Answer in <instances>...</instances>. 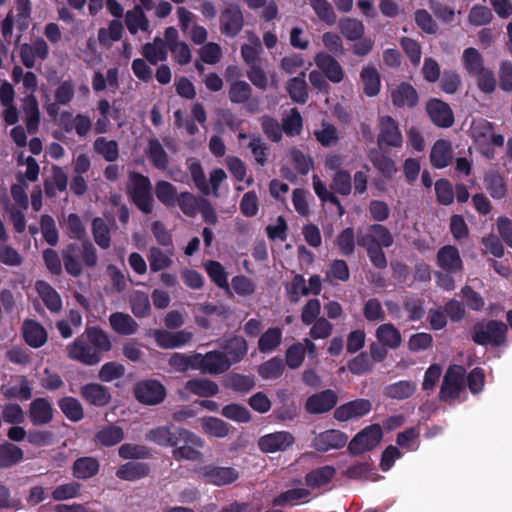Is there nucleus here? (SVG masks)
<instances>
[{
  "label": "nucleus",
  "mask_w": 512,
  "mask_h": 512,
  "mask_svg": "<svg viewBox=\"0 0 512 512\" xmlns=\"http://www.w3.org/2000/svg\"><path fill=\"white\" fill-rule=\"evenodd\" d=\"M391 99L397 107H414L418 103V93L411 84L402 82L391 91Z\"/></svg>",
  "instance_id": "obj_20"
},
{
  "label": "nucleus",
  "mask_w": 512,
  "mask_h": 512,
  "mask_svg": "<svg viewBox=\"0 0 512 512\" xmlns=\"http://www.w3.org/2000/svg\"><path fill=\"white\" fill-rule=\"evenodd\" d=\"M331 188L344 196H347L352 191L351 176L345 170H339L334 173L332 177Z\"/></svg>",
  "instance_id": "obj_55"
},
{
  "label": "nucleus",
  "mask_w": 512,
  "mask_h": 512,
  "mask_svg": "<svg viewBox=\"0 0 512 512\" xmlns=\"http://www.w3.org/2000/svg\"><path fill=\"white\" fill-rule=\"evenodd\" d=\"M23 112L28 131L34 133L39 123L38 103L34 95H27L23 100Z\"/></svg>",
  "instance_id": "obj_33"
},
{
  "label": "nucleus",
  "mask_w": 512,
  "mask_h": 512,
  "mask_svg": "<svg viewBox=\"0 0 512 512\" xmlns=\"http://www.w3.org/2000/svg\"><path fill=\"white\" fill-rule=\"evenodd\" d=\"M486 188L493 198L500 199L506 194V185L503 178L496 174L490 173L485 178Z\"/></svg>",
  "instance_id": "obj_61"
},
{
  "label": "nucleus",
  "mask_w": 512,
  "mask_h": 512,
  "mask_svg": "<svg viewBox=\"0 0 512 512\" xmlns=\"http://www.w3.org/2000/svg\"><path fill=\"white\" fill-rule=\"evenodd\" d=\"M136 398L145 404H156L160 400V384L156 380L143 381L136 385Z\"/></svg>",
  "instance_id": "obj_25"
},
{
  "label": "nucleus",
  "mask_w": 512,
  "mask_h": 512,
  "mask_svg": "<svg viewBox=\"0 0 512 512\" xmlns=\"http://www.w3.org/2000/svg\"><path fill=\"white\" fill-rule=\"evenodd\" d=\"M29 416L33 424L44 425L53 418V409L50 402L44 398H37L30 404Z\"/></svg>",
  "instance_id": "obj_22"
},
{
  "label": "nucleus",
  "mask_w": 512,
  "mask_h": 512,
  "mask_svg": "<svg viewBox=\"0 0 512 512\" xmlns=\"http://www.w3.org/2000/svg\"><path fill=\"white\" fill-rule=\"evenodd\" d=\"M94 149L110 162L115 161L119 155L117 143L104 137H100L94 142Z\"/></svg>",
  "instance_id": "obj_53"
},
{
  "label": "nucleus",
  "mask_w": 512,
  "mask_h": 512,
  "mask_svg": "<svg viewBox=\"0 0 512 512\" xmlns=\"http://www.w3.org/2000/svg\"><path fill=\"white\" fill-rule=\"evenodd\" d=\"M124 438L123 430L117 426H106L100 429L95 441L102 446H113L118 444Z\"/></svg>",
  "instance_id": "obj_40"
},
{
  "label": "nucleus",
  "mask_w": 512,
  "mask_h": 512,
  "mask_svg": "<svg viewBox=\"0 0 512 512\" xmlns=\"http://www.w3.org/2000/svg\"><path fill=\"white\" fill-rule=\"evenodd\" d=\"M347 436L339 430H328L317 435L313 440V446L319 451L339 449L346 445Z\"/></svg>",
  "instance_id": "obj_17"
},
{
  "label": "nucleus",
  "mask_w": 512,
  "mask_h": 512,
  "mask_svg": "<svg viewBox=\"0 0 512 512\" xmlns=\"http://www.w3.org/2000/svg\"><path fill=\"white\" fill-rule=\"evenodd\" d=\"M375 335L381 344L391 349L398 348L402 343L400 331L390 323L380 325Z\"/></svg>",
  "instance_id": "obj_28"
},
{
  "label": "nucleus",
  "mask_w": 512,
  "mask_h": 512,
  "mask_svg": "<svg viewBox=\"0 0 512 512\" xmlns=\"http://www.w3.org/2000/svg\"><path fill=\"white\" fill-rule=\"evenodd\" d=\"M461 61L465 71L471 76L486 68L481 53L473 47L463 51Z\"/></svg>",
  "instance_id": "obj_31"
},
{
  "label": "nucleus",
  "mask_w": 512,
  "mask_h": 512,
  "mask_svg": "<svg viewBox=\"0 0 512 512\" xmlns=\"http://www.w3.org/2000/svg\"><path fill=\"white\" fill-rule=\"evenodd\" d=\"M128 191L135 204L145 213L152 209V199L149 180L139 174L131 173Z\"/></svg>",
  "instance_id": "obj_8"
},
{
  "label": "nucleus",
  "mask_w": 512,
  "mask_h": 512,
  "mask_svg": "<svg viewBox=\"0 0 512 512\" xmlns=\"http://www.w3.org/2000/svg\"><path fill=\"white\" fill-rule=\"evenodd\" d=\"M313 188L317 196L324 202H330L337 207V212L339 216H343L345 210L341 205L339 199L326 188V185L320 180L317 175H314L313 178Z\"/></svg>",
  "instance_id": "obj_43"
},
{
  "label": "nucleus",
  "mask_w": 512,
  "mask_h": 512,
  "mask_svg": "<svg viewBox=\"0 0 512 512\" xmlns=\"http://www.w3.org/2000/svg\"><path fill=\"white\" fill-rule=\"evenodd\" d=\"M493 18L491 10L483 5H475L471 8L468 21L471 25L482 26L491 22Z\"/></svg>",
  "instance_id": "obj_59"
},
{
  "label": "nucleus",
  "mask_w": 512,
  "mask_h": 512,
  "mask_svg": "<svg viewBox=\"0 0 512 512\" xmlns=\"http://www.w3.org/2000/svg\"><path fill=\"white\" fill-rule=\"evenodd\" d=\"M430 159L435 168L441 169L448 166L452 159L450 143L446 140H438L431 149Z\"/></svg>",
  "instance_id": "obj_27"
},
{
  "label": "nucleus",
  "mask_w": 512,
  "mask_h": 512,
  "mask_svg": "<svg viewBox=\"0 0 512 512\" xmlns=\"http://www.w3.org/2000/svg\"><path fill=\"white\" fill-rule=\"evenodd\" d=\"M302 129V117L297 109H292L283 119V130L289 136H295Z\"/></svg>",
  "instance_id": "obj_63"
},
{
  "label": "nucleus",
  "mask_w": 512,
  "mask_h": 512,
  "mask_svg": "<svg viewBox=\"0 0 512 512\" xmlns=\"http://www.w3.org/2000/svg\"><path fill=\"white\" fill-rule=\"evenodd\" d=\"M109 336L104 331L92 327L85 330L66 347L70 359L93 366L100 362L101 353L111 349Z\"/></svg>",
  "instance_id": "obj_1"
},
{
  "label": "nucleus",
  "mask_w": 512,
  "mask_h": 512,
  "mask_svg": "<svg viewBox=\"0 0 512 512\" xmlns=\"http://www.w3.org/2000/svg\"><path fill=\"white\" fill-rule=\"evenodd\" d=\"M205 270L211 280L220 288L225 289L229 294L231 293L228 284V274L224 267L217 261H208L205 263Z\"/></svg>",
  "instance_id": "obj_39"
},
{
  "label": "nucleus",
  "mask_w": 512,
  "mask_h": 512,
  "mask_svg": "<svg viewBox=\"0 0 512 512\" xmlns=\"http://www.w3.org/2000/svg\"><path fill=\"white\" fill-rule=\"evenodd\" d=\"M465 369L459 365L451 366L443 380L440 397L445 401H452L459 397L464 389Z\"/></svg>",
  "instance_id": "obj_9"
},
{
  "label": "nucleus",
  "mask_w": 512,
  "mask_h": 512,
  "mask_svg": "<svg viewBox=\"0 0 512 512\" xmlns=\"http://www.w3.org/2000/svg\"><path fill=\"white\" fill-rule=\"evenodd\" d=\"M125 368L116 362H108L104 364L99 371V378L104 382H111L119 379L124 375Z\"/></svg>",
  "instance_id": "obj_64"
},
{
  "label": "nucleus",
  "mask_w": 512,
  "mask_h": 512,
  "mask_svg": "<svg viewBox=\"0 0 512 512\" xmlns=\"http://www.w3.org/2000/svg\"><path fill=\"white\" fill-rule=\"evenodd\" d=\"M35 287L40 298L51 312L60 311L62 308L61 297L48 283L37 281Z\"/></svg>",
  "instance_id": "obj_30"
},
{
  "label": "nucleus",
  "mask_w": 512,
  "mask_h": 512,
  "mask_svg": "<svg viewBox=\"0 0 512 512\" xmlns=\"http://www.w3.org/2000/svg\"><path fill=\"white\" fill-rule=\"evenodd\" d=\"M314 135L323 146H331L338 141L337 129L326 122H323L320 128L314 131Z\"/></svg>",
  "instance_id": "obj_57"
},
{
  "label": "nucleus",
  "mask_w": 512,
  "mask_h": 512,
  "mask_svg": "<svg viewBox=\"0 0 512 512\" xmlns=\"http://www.w3.org/2000/svg\"><path fill=\"white\" fill-rule=\"evenodd\" d=\"M316 66L333 83H339L344 79V71L339 62L331 55L320 52L314 58Z\"/></svg>",
  "instance_id": "obj_13"
},
{
  "label": "nucleus",
  "mask_w": 512,
  "mask_h": 512,
  "mask_svg": "<svg viewBox=\"0 0 512 512\" xmlns=\"http://www.w3.org/2000/svg\"><path fill=\"white\" fill-rule=\"evenodd\" d=\"M126 25L130 33L136 34L139 30L148 31V21L146 20L143 11L136 7L126 14Z\"/></svg>",
  "instance_id": "obj_49"
},
{
  "label": "nucleus",
  "mask_w": 512,
  "mask_h": 512,
  "mask_svg": "<svg viewBox=\"0 0 512 512\" xmlns=\"http://www.w3.org/2000/svg\"><path fill=\"white\" fill-rule=\"evenodd\" d=\"M49 54L47 43L41 39H35L31 44H23L20 46L21 61L27 68L35 66L36 58L44 60Z\"/></svg>",
  "instance_id": "obj_11"
},
{
  "label": "nucleus",
  "mask_w": 512,
  "mask_h": 512,
  "mask_svg": "<svg viewBox=\"0 0 512 512\" xmlns=\"http://www.w3.org/2000/svg\"><path fill=\"white\" fill-rule=\"evenodd\" d=\"M341 34L349 41H356L364 35L365 27L355 18H343L339 21Z\"/></svg>",
  "instance_id": "obj_36"
},
{
  "label": "nucleus",
  "mask_w": 512,
  "mask_h": 512,
  "mask_svg": "<svg viewBox=\"0 0 512 512\" xmlns=\"http://www.w3.org/2000/svg\"><path fill=\"white\" fill-rule=\"evenodd\" d=\"M82 397L89 403L96 406H105L111 400L108 389L98 383H90L81 388Z\"/></svg>",
  "instance_id": "obj_21"
},
{
  "label": "nucleus",
  "mask_w": 512,
  "mask_h": 512,
  "mask_svg": "<svg viewBox=\"0 0 512 512\" xmlns=\"http://www.w3.org/2000/svg\"><path fill=\"white\" fill-rule=\"evenodd\" d=\"M204 476L208 482L221 486L234 482L238 478V473L230 467H208Z\"/></svg>",
  "instance_id": "obj_24"
},
{
  "label": "nucleus",
  "mask_w": 512,
  "mask_h": 512,
  "mask_svg": "<svg viewBox=\"0 0 512 512\" xmlns=\"http://www.w3.org/2000/svg\"><path fill=\"white\" fill-rule=\"evenodd\" d=\"M67 175L62 168L53 167L52 178L45 183V191L48 196H54L56 191H65L67 187Z\"/></svg>",
  "instance_id": "obj_45"
},
{
  "label": "nucleus",
  "mask_w": 512,
  "mask_h": 512,
  "mask_svg": "<svg viewBox=\"0 0 512 512\" xmlns=\"http://www.w3.org/2000/svg\"><path fill=\"white\" fill-rule=\"evenodd\" d=\"M283 361L280 358H272L258 368V373L263 379H275L282 375Z\"/></svg>",
  "instance_id": "obj_54"
},
{
  "label": "nucleus",
  "mask_w": 512,
  "mask_h": 512,
  "mask_svg": "<svg viewBox=\"0 0 512 512\" xmlns=\"http://www.w3.org/2000/svg\"><path fill=\"white\" fill-rule=\"evenodd\" d=\"M221 32L229 37L236 36L244 26L242 12L238 6H228L220 16Z\"/></svg>",
  "instance_id": "obj_10"
},
{
  "label": "nucleus",
  "mask_w": 512,
  "mask_h": 512,
  "mask_svg": "<svg viewBox=\"0 0 512 512\" xmlns=\"http://www.w3.org/2000/svg\"><path fill=\"white\" fill-rule=\"evenodd\" d=\"M199 422L202 430L209 436L223 438L229 433L228 425L221 419L205 417Z\"/></svg>",
  "instance_id": "obj_38"
},
{
  "label": "nucleus",
  "mask_w": 512,
  "mask_h": 512,
  "mask_svg": "<svg viewBox=\"0 0 512 512\" xmlns=\"http://www.w3.org/2000/svg\"><path fill=\"white\" fill-rule=\"evenodd\" d=\"M123 26L119 21H112L107 29H100L98 40L103 45H111L118 41L122 35Z\"/></svg>",
  "instance_id": "obj_58"
},
{
  "label": "nucleus",
  "mask_w": 512,
  "mask_h": 512,
  "mask_svg": "<svg viewBox=\"0 0 512 512\" xmlns=\"http://www.w3.org/2000/svg\"><path fill=\"white\" fill-rule=\"evenodd\" d=\"M427 112L434 124L439 127H450L454 122V115L448 104L432 99L427 103Z\"/></svg>",
  "instance_id": "obj_15"
},
{
  "label": "nucleus",
  "mask_w": 512,
  "mask_h": 512,
  "mask_svg": "<svg viewBox=\"0 0 512 512\" xmlns=\"http://www.w3.org/2000/svg\"><path fill=\"white\" fill-rule=\"evenodd\" d=\"M109 322L111 328L121 335H132L138 329L136 321L129 314L121 312L111 314Z\"/></svg>",
  "instance_id": "obj_29"
},
{
  "label": "nucleus",
  "mask_w": 512,
  "mask_h": 512,
  "mask_svg": "<svg viewBox=\"0 0 512 512\" xmlns=\"http://www.w3.org/2000/svg\"><path fill=\"white\" fill-rule=\"evenodd\" d=\"M286 90L294 102L305 103L308 99L306 73L303 71L298 76L291 78L286 84Z\"/></svg>",
  "instance_id": "obj_26"
},
{
  "label": "nucleus",
  "mask_w": 512,
  "mask_h": 512,
  "mask_svg": "<svg viewBox=\"0 0 512 512\" xmlns=\"http://www.w3.org/2000/svg\"><path fill=\"white\" fill-rule=\"evenodd\" d=\"M149 467L144 463L129 462L117 470V476L124 480H135L147 475Z\"/></svg>",
  "instance_id": "obj_42"
},
{
  "label": "nucleus",
  "mask_w": 512,
  "mask_h": 512,
  "mask_svg": "<svg viewBox=\"0 0 512 512\" xmlns=\"http://www.w3.org/2000/svg\"><path fill=\"white\" fill-rule=\"evenodd\" d=\"M371 402L366 399H357L341 405L335 410V418L339 421H349L368 414L371 410Z\"/></svg>",
  "instance_id": "obj_12"
},
{
  "label": "nucleus",
  "mask_w": 512,
  "mask_h": 512,
  "mask_svg": "<svg viewBox=\"0 0 512 512\" xmlns=\"http://www.w3.org/2000/svg\"><path fill=\"white\" fill-rule=\"evenodd\" d=\"M380 133L378 141L380 145L399 147L402 144V135L397 123L390 116H382L379 120Z\"/></svg>",
  "instance_id": "obj_14"
},
{
  "label": "nucleus",
  "mask_w": 512,
  "mask_h": 512,
  "mask_svg": "<svg viewBox=\"0 0 512 512\" xmlns=\"http://www.w3.org/2000/svg\"><path fill=\"white\" fill-rule=\"evenodd\" d=\"M416 383L412 381H398L385 388V395L396 400H403L412 396L416 391Z\"/></svg>",
  "instance_id": "obj_34"
},
{
  "label": "nucleus",
  "mask_w": 512,
  "mask_h": 512,
  "mask_svg": "<svg viewBox=\"0 0 512 512\" xmlns=\"http://www.w3.org/2000/svg\"><path fill=\"white\" fill-rule=\"evenodd\" d=\"M225 386L237 391V392H248L255 386V380L252 376L230 374L225 377Z\"/></svg>",
  "instance_id": "obj_46"
},
{
  "label": "nucleus",
  "mask_w": 512,
  "mask_h": 512,
  "mask_svg": "<svg viewBox=\"0 0 512 512\" xmlns=\"http://www.w3.org/2000/svg\"><path fill=\"white\" fill-rule=\"evenodd\" d=\"M470 131L476 148L486 158H493L495 147L504 144V136L495 133L493 125L487 120H473Z\"/></svg>",
  "instance_id": "obj_3"
},
{
  "label": "nucleus",
  "mask_w": 512,
  "mask_h": 512,
  "mask_svg": "<svg viewBox=\"0 0 512 512\" xmlns=\"http://www.w3.org/2000/svg\"><path fill=\"white\" fill-rule=\"evenodd\" d=\"M248 43L243 44L241 47V56L245 63L254 65L262 51L259 38L253 32H246Z\"/></svg>",
  "instance_id": "obj_35"
},
{
  "label": "nucleus",
  "mask_w": 512,
  "mask_h": 512,
  "mask_svg": "<svg viewBox=\"0 0 512 512\" xmlns=\"http://www.w3.org/2000/svg\"><path fill=\"white\" fill-rule=\"evenodd\" d=\"M382 437V427L379 424L369 425L353 437L348 449L352 454H362L377 447Z\"/></svg>",
  "instance_id": "obj_6"
},
{
  "label": "nucleus",
  "mask_w": 512,
  "mask_h": 512,
  "mask_svg": "<svg viewBox=\"0 0 512 512\" xmlns=\"http://www.w3.org/2000/svg\"><path fill=\"white\" fill-rule=\"evenodd\" d=\"M437 264L448 273H456L461 271L463 267L458 249L450 245L444 246L439 250Z\"/></svg>",
  "instance_id": "obj_18"
},
{
  "label": "nucleus",
  "mask_w": 512,
  "mask_h": 512,
  "mask_svg": "<svg viewBox=\"0 0 512 512\" xmlns=\"http://www.w3.org/2000/svg\"><path fill=\"white\" fill-rule=\"evenodd\" d=\"M23 336L27 344L34 348L43 346L47 341L46 330L40 323L33 320L24 322Z\"/></svg>",
  "instance_id": "obj_23"
},
{
  "label": "nucleus",
  "mask_w": 512,
  "mask_h": 512,
  "mask_svg": "<svg viewBox=\"0 0 512 512\" xmlns=\"http://www.w3.org/2000/svg\"><path fill=\"white\" fill-rule=\"evenodd\" d=\"M164 444L172 447L176 458L198 460L202 455L200 449L204 446V441L187 430H162V445Z\"/></svg>",
  "instance_id": "obj_2"
},
{
  "label": "nucleus",
  "mask_w": 512,
  "mask_h": 512,
  "mask_svg": "<svg viewBox=\"0 0 512 512\" xmlns=\"http://www.w3.org/2000/svg\"><path fill=\"white\" fill-rule=\"evenodd\" d=\"M309 491L304 488L290 489L273 500V505L284 506V505H295L301 500H305L309 497Z\"/></svg>",
  "instance_id": "obj_48"
},
{
  "label": "nucleus",
  "mask_w": 512,
  "mask_h": 512,
  "mask_svg": "<svg viewBox=\"0 0 512 512\" xmlns=\"http://www.w3.org/2000/svg\"><path fill=\"white\" fill-rule=\"evenodd\" d=\"M98 462L91 457L78 459L74 464V474L78 478H90L98 471Z\"/></svg>",
  "instance_id": "obj_50"
},
{
  "label": "nucleus",
  "mask_w": 512,
  "mask_h": 512,
  "mask_svg": "<svg viewBox=\"0 0 512 512\" xmlns=\"http://www.w3.org/2000/svg\"><path fill=\"white\" fill-rule=\"evenodd\" d=\"M334 473L335 471L331 466L318 468L307 474L306 483L313 489L320 488L333 478Z\"/></svg>",
  "instance_id": "obj_41"
},
{
  "label": "nucleus",
  "mask_w": 512,
  "mask_h": 512,
  "mask_svg": "<svg viewBox=\"0 0 512 512\" xmlns=\"http://www.w3.org/2000/svg\"><path fill=\"white\" fill-rule=\"evenodd\" d=\"M357 241L364 248H389L394 239L385 226L374 224L364 231H359Z\"/></svg>",
  "instance_id": "obj_7"
},
{
  "label": "nucleus",
  "mask_w": 512,
  "mask_h": 512,
  "mask_svg": "<svg viewBox=\"0 0 512 512\" xmlns=\"http://www.w3.org/2000/svg\"><path fill=\"white\" fill-rule=\"evenodd\" d=\"M336 402V394L331 390H326L309 397L306 402V409L313 414L324 413L332 409Z\"/></svg>",
  "instance_id": "obj_19"
},
{
  "label": "nucleus",
  "mask_w": 512,
  "mask_h": 512,
  "mask_svg": "<svg viewBox=\"0 0 512 512\" xmlns=\"http://www.w3.org/2000/svg\"><path fill=\"white\" fill-rule=\"evenodd\" d=\"M191 368L208 374H220L232 365L227 356L221 352L211 351L205 355L196 354L190 357Z\"/></svg>",
  "instance_id": "obj_4"
},
{
  "label": "nucleus",
  "mask_w": 512,
  "mask_h": 512,
  "mask_svg": "<svg viewBox=\"0 0 512 512\" xmlns=\"http://www.w3.org/2000/svg\"><path fill=\"white\" fill-rule=\"evenodd\" d=\"M507 327L502 322L488 321L475 325L473 340L480 345L498 346L506 339Z\"/></svg>",
  "instance_id": "obj_5"
},
{
  "label": "nucleus",
  "mask_w": 512,
  "mask_h": 512,
  "mask_svg": "<svg viewBox=\"0 0 512 512\" xmlns=\"http://www.w3.org/2000/svg\"><path fill=\"white\" fill-rule=\"evenodd\" d=\"M4 395L8 398L28 400L32 395L29 381L24 377L19 378L15 385L10 386L4 391Z\"/></svg>",
  "instance_id": "obj_56"
},
{
  "label": "nucleus",
  "mask_w": 512,
  "mask_h": 512,
  "mask_svg": "<svg viewBox=\"0 0 512 512\" xmlns=\"http://www.w3.org/2000/svg\"><path fill=\"white\" fill-rule=\"evenodd\" d=\"M310 5L322 21L328 24L335 22L333 8L327 0H310Z\"/></svg>",
  "instance_id": "obj_62"
},
{
  "label": "nucleus",
  "mask_w": 512,
  "mask_h": 512,
  "mask_svg": "<svg viewBox=\"0 0 512 512\" xmlns=\"http://www.w3.org/2000/svg\"><path fill=\"white\" fill-rule=\"evenodd\" d=\"M282 341V330L277 327L268 329L259 339V350L268 353L275 350Z\"/></svg>",
  "instance_id": "obj_44"
},
{
  "label": "nucleus",
  "mask_w": 512,
  "mask_h": 512,
  "mask_svg": "<svg viewBox=\"0 0 512 512\" xmlns=\"http://www.w3.org/2000/svg\"><path fill=\"white\" fill-rule=\"evenodd\" d=\"M186 388L193 394L200 397H211L218 393V385L208 379H194L186 384Z\"/></svg>",
  "instance_id": "obj_37"
},
{
  "label": "nucleus",
  "mask_w": 512,
  "mask_h": 512,
  "mask_svg": "<svg viewBox=\"0 0 512 512\" xmlns=\"http://www.w3.org/2000/svg\"><path fill=\"white\" fill-rule=\"evenodd\" d=\"M225 351L231 363H237L246 354L247 343L242 337H234L228 341Z\"/></svg>",
  "instance_id": "obj_52"
},
{
  "label": "nucleus",
  "mask_w": 512,
  "mask_h": 512,
  "mask_svg": "<svg viewBox=\"0 0 512 512\" xmlns=\"http://www.w3.org/2000/svg\"><path fill=\"white\" fill-rule=\"evenodd\" d=\"M364 92L367 96H376L380 91L381 81L378 71L372 66H365L361 71Z\"/></svg>",
  "instance_id": "obj_32"
},
{
  "label": "nucleus",
  "mask_w": 512,
  "mask_h": 512,
  "mask_svg": "<svg viewBox=\"0 0 512 512\" xmlns=\"http://www.w3.org/2000/svg\"><path fill=\"white\" fill-rule=\"evenodd\" d=\"M473 76L476 78L478 88L483 93L491 94L496 89V79L491 69L486 67Z\"/></svg>",
  "instance_id": "obj_60"
},
{
  "label": "nucleus",
  "mask_w": 512,
  "mask_h": 512,
  "mask_svg": "<svg viewBox=\"0 0 512 512\" xmlns=\"http://www.w3.org/2000/svg\"><path fill=\"white\" fill-rule=\"evenodd\" d=\"M59 406L65 416L71 421H79L83 418V408L77 399L65 397L60 400Z\"/></svg>",
  "instance_id": "obj_51"
},
{
  "label": "nucleus",
  "mask_w": 512,
  "mask_h": 512,
  "mask_svg": "<svg viewBox=\"0 0 512 512\" xmlns=\"http://www.w3.org/2000/svg\"><path fill=\"white\" fill-rule=\"evenodd\" d=\"M294 442L293 436L285 431L267 434L259 439L258 445L263 452L274 453L285 450Z\"/></svg>",
  "instance_id": "obj_16"
},
{
  "label": "nucleus",
  "mask_w": 512,
  "mask_h": 512,
  "mask_svg": "<svg viewBox=\"0 0 512 512\" xmlns=\"http://www.w3.org/2000/svg\"><path fill=\"white\" fill-rule=\"evenodd\" d=\"M23 459V451L19 447L7 443L0 446V467H10Z\"/></svg>",
  "instance_id": "obj_47"
}]
</instances>
